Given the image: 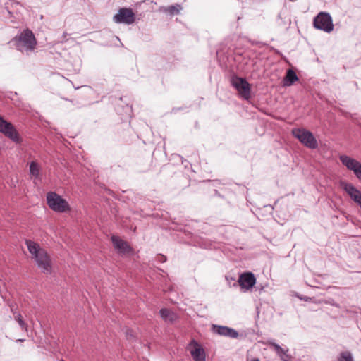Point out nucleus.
I'll return each mask as SVG.
<instances>
[{
    "label": "nucleus",
    "mask_w": 361,
    "mask_h": 361,
    "mask_svg": "<svg viewBox=\"0 0 361 361\" xmlns=\"http://www.w3.org/2000/svg\"><path fill=\"white\" fill-rule=\"evenodd\" d=\"M25 244L32 259L35 261L38 268L41 269L43 273H51L52 262L47 252L41 247L38 243L30 240H27Z\"/></svg>",
    "instance_id": "f257e3e1"
},
{
    "label": "nucleus",
    "mask_w": 361,
    "mask_h": 361,
    "mask_svg": "<svg viewBox=\"0 0 361 361\" xmlns=\"http://www.w3.org/2000/svg\"><path fill=\"white\" fill-rule=\"evenodd\" d=\"M36 44L35 37L32 32L29 30L23 31L16 42L17 49L27 54L35 49Z\"/></svg>",
    "instance_id": "f03ea898"
},
{
    "label": "nucleus",
    "mask_w": 361,
    "mask_h": 361,
    "mask_svg": "<svg viewBox=\"0 0 361 361\" xmlns=\"http://www.w3.org/2000/svg\"><path fill=\"white\" fill-rule=\"evenodd\" d=\"M47 202L50 209L54 212L62 213L70 210L69 204L66 200L56 192H48Z\"/></svg>",
    "instance_id": "7ed1b4c3"
},
{
    "label": "nucleus",
    "mask_w": 361,
    "mask_h": 361,
    "mask_svg": "<svg viewBox=\"0 0 361 361\" xmlns=\"http://www.w3.org/2000/svg\"><path fill=\"white\" fill-rule=\"evenodd\" d=\"M314 26L318 30L331 32L334 30L331 16L329 13L320 12L314 19Z\"/></svg>",
    "instance_id": "20e7f679"
},
{
    "label": "nucleus",
    "mask_w": 361,
    "mask_h": 361,
    "mask_svg": "<svg viewBox=\"0 0 361 361\" xmlns=\"http://www.w3.org/2000/svg\"><path fill=\"white\" fill-rule=\"evenodd\" d=\"M293 135L298 138L305 146L310 149H316L318 143L313 134L305 129H293Z\"/></svg>",
    "instance_id": "39448f33"
},
{
    "label": "nucleus",
    "mask_w": 361,
    "mask_h": 361,
    "mask_svg": "<svg viewBox=\"0 0 361 361\" xmlns=\"http://www.w3.org/2000/svg\"><path fill=\"white\" fill-rule=\"evenodd\" d=\"M113 19L116 23L130 25L135 22V16L130 8H123L118 10Z\"/></svg>",
    "instance_id": "423d86ee"
},
{
    "label": "nucleus",
    "mask_w": 361,
    "mask_h": 361,
    "mask_svg": "<svg viewBox=\"0 0 361 361\" xmlns=\"http://www.w3.org/2000/svg\"><path fill=\"white\" fill-rule=\"evenodd\" d=\"M232 85L242 97L245 99L250 97V85L245 78L235 77L232 80Z\"/></svg>",
    "instance_id": "0eeeda50"
},
{
    "label": "nucleus",
    "mask_w": 361,
    "mask_h": 361,
    "mask_svg": "<svg viewBox=\"0 0 361 361\" xmlns=\"http://www.w3.org/2000/svg\"><path fill=\"white\" fill-rule=\"evenodd\" d=\"M341 163L350 171H353L357 178L361 180V164L347 155H341L339 157Z\"/></svg>",
    "instance_id": "6e6552de"
},
{
    "label": "nucleus",
    "mask_w": 361,
    "mask_h": 361,
    "mask_svg": "<svg viewBox=\"0 0 361 361\" xmlns=\"http://www.w3.org/2000/svg\"><path fill=\"white\" fill-rule=\"evenodd\" d=\"M0 131L4 133L6 136L13 140L14 142H19L20 137L14 128L13 126L5 121L0 116Z\"/></svg>",
    "instance_id": "1a4fd4ad"
},
{
    "label": "nucleus",
    "mask_w": 361,
    "mask_h": 361,
    "mask_svg": "<svg viewBox=\"0 0 361 361\" xmlns=\"http://www.w3.org/2000/svg\"><path fill=\"white\" fill-rule=\"evenodd\" d=\"M340 185L342 189L347 192L350 197L361 208V192L352 183L341 181Z\"/></svg>",
    "instance_id": "9d476101"
},
{
    "label": "nucleus",
    "mask_w": 361,
    "mask_h": 361,
    "mask_svg": "<svg viewBox=\"0 0 361 361\" xmlns=\"http://www.w3.org/2000/svg\"><path fill=\"white\" fill-rule=\"evenodd\" d=\"M188 350L195 361H205L204 350L195 340L191 341L188 345Z\"/></svg>",
    "instance_id": "9b49d317"
},
{
    "label": "nucleus",
    "mask_w": 361,
    "mask_h": 361,
    "mask_svg": "<svg viewBox=\"0 0 361 361\" xmlns=\"http://www.w3.org/2000/svg\"><path fill=\"white\" fill-rule=\"evenodd\" d=\"M111 240L114 248L119 254L123 255H129L133 253V249L128 243L118 236H112Z\"/></svg>",
    "instance_id": "f8f14e48"
},
{
    "label": "nucleus",
    "mask_w": 361,
    "mask_h": 361,
    "mask_svg": "<svg viewBox=\"0 0 361 361\" xmlns=\"http://www.w3.org/2000/svg\"><path fill=\"white\" fill-rule=\"evenodd\" d=\"M212 329L214 333L231 338H236L238 337V332L233 328H230L226 326H219L213 324L212 326Z\"/></svg>",
    "instance_id": "ddd939ff"
},
{
    "label": "nucleus",
    "mask_w": 361,
    "mask_h": 361,
    "mask_svg": "<svg viewBox=\"0 0 361 361\" xmlns=\"http://www.w3.org/2000/svg\"><path fill=\"white\" fill-rule=\"evenodd\" d=\"M238 282L242 288L249 290L256 283V278L252 273L246 272L240 275Z\"/></svg>",
    "instance_id": "4468645a"
},
{
    "label": "nucleus",
    "mask_w": 361,
    "mask_h": 361,
    "mask_svg": "<svg viewBox=\"0 0 361 361\" xmlns=\"http://www.w3.org/2000/svg\"><path fill=\"white\" fill-rule=\"evenodd\" d=\"M269 345L274 349V350L276 351L277 355L281 357L282 360L284 361V360H290V357L287 353L288 352V348L283 349L280 345H279L277 343H276L275 342L271 341H269Z\"/></svg>",
    "instance_id": "2eb2a0df"
},
{
    "label": "nucleus",
    "mask_w": 361,
    "mask_h": 361,
    "mask_svg": "<svg viewBox=\"0 0 361 361\" xmlns=\"http://www.w3.org/2000/svg\"><path fill=\"white\" fill-rule=\"evenodd\" d=\"M159 314L166 322H173L177 319L176 314L168 309H161L159 310Z\"/></svg>",
    "instance_id": "dca6fc26"
},
{
    "label": "nucleus",
    "mask_w": 361,
    "mask_h": 361,
    "mask_svg": "<svg viewBox=\"0 0 361 361\" xmlns=\"http://www.w3.org/2000/svg\"><path fill=\"white\" fill-rule=\"evenodd\" d=\"M182 7L179 4L172 5L167 7L163 6L159 8V11L168 13L170 16L178 15Z\"/></svg>",
    "instance_id": "f3484780"
},
{
    "label": "nucleus",
    "mask_w": 361,
    "mask_h": 361,
    "mask_svg": "<svg viewBox=\"0 0 361 361\" xmlns=\"http://www.w3.org/2000/svg\"><path fill=\"white\" fill-rule=\"evenodd\" d=\"M298 80V78L295 71L291 69L288 70L286 77L284 78V85L290 86L293 85L295 81Z\"/></svg>",
    "instance_id": "a211bd4d"
},
{
    "label": "nucleus",
    "mask_w": 361,
    "mask_h": 361,
    "mask_svg": "<svg viewBox=\"0 0 361 361\" xmlns=\"http://www.w3.org/2000/svg\"><path fill=\"white\" fill-rule=\"evenodd\" d=\"M30 175L36 179H39L40 177V166L35 161H32L30 164Z\"/></svg>",
    "instance_id": "6ab92c4d"
},
{
    "label": "nucleus",
    "mask_w": 361,
    "mask_h": 361,
    "mask_svg": "<svg viewBox=\"0 0 361 361\" xmlns=\"http://www.w3.org/2000/svg\"><path fill=\"white\" fill-rule=\"evenodd\" d=\"M338 361H353V357L349 352H343L340 354Z\"/></svg>",
    "instance_id": "aec40b11"
},
{
    "label": "nucleus",
    "mask_w": 361,
    "mask_h": 361,
    "mask_svg": "<svg viewBox=\"0 0 361 361\" xmlns=\"http://www.w3.org/2000/svg\"><path fill=\"white\" fill-rule=\"evenodd\" d=\"M15 319L18 322L19 325L20 326V327L27 331V324L24 322V321L22 319V317L20 314H17L15 316Z\"/></svg>",
    "instance_id": "412c9836"
},
{
    "label": "nucleus",
    "mask_w": 361,
    "mask_h": 361,
    "mask_svg": "<svg viewBox=\"0 0 361 361\" xmlns=\"http://www.w3.org/2000/svg\"><path fill=\"white\" fill-rule=\"evenodd\" d=\"M166 260V257L161 254H159V262H164Z\"/></svg>",
    "instance_id": "4be33fe9"
},
{
    "label": "nucleus",
    "mask_w": 361,
    "mask_h": 361,
    "mask_svg": "<svg viewBox=\"0 0 361 361\" xmlns=\"http://www.w3.org/2000/svg\"><path fill=\"white\" fill-rule=\"evenodd\" d=\"M126 336H133V334H132V331H130V330H127L126 332Z\"/></svg>",
    "instance_id": "5701e85b"
},
{
    "label": "nucleus",
    "mask_w": 361,
    "mask_h": 361,
    "mask_svg": "<svg viewBox=\"0 0 361 361\" xmlns=\"http://www.w3.org/2000/svg\"><path fill=\"white\" fill-rule=\"evenodd\" d=\"M247 361H260L258 358H252L250 360Z\"/></svg>",
    "instance_id": "b1692460"
},
{
    "label": "nucleus",
    "mask_w": 361,
    "mask_h": 361,
    "mask_svg": "<svg viewBox=\"0 0 361 361\" xmlns=\"http://www.w3.org/2000/svg\"><path fill=\"white\" fill-rule=\"evenodd\" d=\"M23 339H18V341H23Z\"/></svg>",
    "instance_id": "393cba45"
},
{
    "label": "nucleus",
    "mask_w": 361,
    "mask_h": 361,
    "mask_svg": "<svg viewBox=\"0 0 361 361\" xmlns=\"http://www.w3.org/2000/svg\"><path fill=\"white\" fill-rule=\"evenodd\" d=\"M284 361H289V360H284Z\"/></svg>",
    "instance_id": "a878e982"
}]
</instances>
